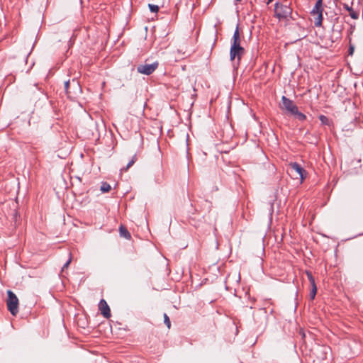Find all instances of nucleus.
Masks as SVG:
<instances>
[{
	"instance_id": "nucleus-7",
	"label": "nucleus",
	"mask_w": 363,
	"mask_h": 363,
	"mask_svg": "<svg viewBox=\"0 0 363 363\" xmlns=\"http://www.w3.org/2000/svg\"><path fill=\"white\" fill-rule=\"evenodd\" d=\"M82 91L79 82L75 79H72L71 88L68 91V97L71 99H74L82 94Z\"/></svg>"
},
{
	"instance_id": "nucleus-13",
	"label": "nucleus",
	"mask_w": 363,
	"mask_h": 363,
	"mask_svg": "<svg viewBox=\"0 0 363 363\" xmlns=\"http://www.w3.org/2000/svg\"><path fill=\"white\" fill-rule=\"evenodd\" d=\"M318 118L323 125H328V126L332 125V124H333L332 120L328 118L327 116H325L324 115H320L318 116Z\"/></svg>"
},
{
	"instance_id": "nucleus-15",
	"label": "nucleus",
	"mask_w": 363,
	"mask_h": 363,
	"mask_svg": "<svg viewBox=\"0 0 363 363\" xmlns=\"http://www.w3.org/2000/svg\"><path fill=\"white\" fill-rule=\"evenodd\" d=\"M111 189V185L108 184L107 182H102L100 190L103 193L108 192Z\"/></svg>"
},
{
	"instance_id": "nucleus-21",
	"label": "nucleus",
	"mask_w": 363,
	"mask_h": 363,
	"mask_svg": "<svg viewBox=\"0 0 363 363\" xmlns=\"http://www.w3.org/2000/svg\"><path fill=\"white\" fill-rule=\"evenodd\" d=\"M164 323L168 328H170L171 322H170L169 316L166 313L164 314Z\"/></svg>"
},
{
	"instance_id": "nucleus-1",
	"label": "nucleus",
	"mask_w": 363,
	"mask_h": 363,
	"mask_svg": "<svg viewBox=\"0 0 363 363\" xmlns=\"http://www.w3.org/2000/svg\"><path fill=\"white\" fill-rule=\"evenodd\" d=\"M280 108L300 121H304L306 119V116L298 111V108L295 103L285 96L281 97V105Z\"/></svg>"
},
{
	"instance_id": "nucleus-10",
	"label": "nucleus",
	"mask_w": 363,
	"mask_h": 363,
	"mask_svg": "<svg viewBox=\"0 0 363 363\" xmlns=\"http://www.w3.org/2000/svg\"><path fill=\"white\" fill-rule=\"evenodd\" d=\"M240 42H241V40H240V36L239 28L238 26L236 27L235 30L233 35L231 47L241 46Z\"/></svg>"
},
{
	"instance_id": "nucleus-25",
	"label": "nucleus",
	"mask_w": 363,
	"mask_h": 363,
	"mask_svg": "<svg viewBox=\"0 0 363 363\" xmlns=\"http://www.w3.org/2000/svg\"><path fill=\"white\" fill-rule=\"evenodd\" d=\"M241 1H242V0H235V1H238V2Z\"/></svg>"
},
{
	"instance_id": "nucleus-19",
	"label": "nucleus",
	"mask_w": 363,
	"mask_h": 363,
	"mask_svg": "<svg viewBox=\"0 0 363 363\" xmlns=\"http://www.w3.org/2000/svg\"><path fill=\"white\" fill-rule=\"evenodd\" d=\"M71 84H72V80H67V81L65 82V92L67 96H68V91L69 90V88H71Z\"/></svg>"
},
{
	"instance_id": "nucleus-18",
	"label": "nucleus",
	"mask_w": 363,
	"mask_h": 363,
	"mask_svg": "<svg viewBox=\"0 0 363 363\" xmlns=\"http://www.w3.org/2000/svg\"><path fill=\"white\" fill-rule=\"evenodd\" d=\"M148 7L152 13H157L159 11V6L157 5L149 4Z\"/></svg>"
},
{
	"instance_id": "nucleus-12",
	"label": "nucleus",
	"mask_w": 363,
	"mask_h": 363,
	"mask_svg": "<svg viewBox=\"0 0 363 363\" xmlns=\"http://www.w3.org/2000/svg\"><path fill=\"white\" fill-rule=\"evenodd\" d=\"M119 233L121 237H123L127 240H130L131 238V235L128 232L127 228L123 225H121L119 227Z\"/></svg>"
},
{
	"instance_id": "nucleus-16",
	"label": "nucleus",
	"mask_w": 363,
	"mask_h": 363,
	"mask_svg": "<svg viewBox=\"0 0 363 363\" xmlns=\"http://www.w3.org/2000/svg\"><path fill=\"white\" fill-rule=\"evenodd\" d=\"M317 292V286L315 285H311V289L310 292V298L311 299L313 300L315 298V296L316 295Z\"/></svg>"
},
{
	"instance_id": "nucleus-4",
	"label": "nucleus",
	"mask_w": 363,
	"mask_h": 363,
	"mask_svg": "<svg viewBox=\"0 0 363 363\" xmlns=\"http://www.w3.org/2000/svg\"><path fill=\"white\" fill-rule=\"evenodd\" d=\"M323 0H318L312 9L311 13L313 15H317L314 24L315 26H320L322 25L323 17Z\"/></svg>"
},
{
	"instance_id": "nucleus-20",
	"label": "nucleus",
	"mask_w": 363,
	"mask_h": 363,
	"mask_svg": "<svg viewBox=\"0 0 363 363\" xmlns=\"http://www.w3.org/2000/svg\"><path fill=\"white\" fill-rule=\"evenodd\" d=\"M71 84H72V80H67V81L65 82V92L67 96H68V91L69 90V88H71Z\"/></svg>"
},
{
	"instance_id": "nucleus-24",
	"label": "nucleus",
	"mask_w": 363,
	"mask_h": 363,
	"mask_svg": "<svg viewBox=\"0 0 363 363\" xmlns=\"http://www.w3.org/2000/svg\"><path fill=\"white\" fill-rule=\"evenodd\" d=\"M272 1H273V0H267V4H270Z\"/></svg>"
},
{
	"instance_id": "nucleus-2",
	"label": "nucleus",
	"mask_w": 363,
	"mask_h": 363,
	"mask_svg": "<svg viewBox=\"0 0 363 363\" xmlns=\"http://www.w3.org/2000/svg\"><path fill=\"white\" fill-rule=\"evenodd\" d=\"M275 17L278 19H284L289 21V19H294L291 16L292 9L286 4H280L277 2L274 6Z\"/></svg>"
},
{
	"instance_id": "nucleus-11",
	"label": "nucleus",
	"mask_w": 363,
	"mask_h": 363,
	"mask_svg": "<svg viewBox=\"0 0 363 363\" xmlns=\"http://www.w3.org/2000/svg\"><path fill=\"white\" fill-rule=\"evenodd\" d=\"M342 6L345 10L350 12V16L352 18L357 19L359 18V13L353 10L352 6H350L345 3H344Z\"/></svg>"
},
{
	"instance_id": "nucleus-8",
	"label": "nucleus",
	"mask_w": 363,
	"mask_h": 363,
	"mask_svg": "<svg viewBox=\"0 0 363 363\" xmlns=\"http://www.w3.org/2000/svg\"><path fill=\"white\" fill-rule=\"evenodd\" d=\"M289 167L291 172H295L297 173L301 182L305 179L307 172L298 163L291 162L289 164Z\"/></svg>"
},
{
	"instance_id": "nucleus-5",
	"label": "nucleus",
	"mask_w": 363,
	"mask_h": 363,
	"mask_svg": "<svg viewBox=\"0 0 363 363\" xmlns=\"http://www.w3.org/2000/svg\"><path fill=\"white\" fill-rule=\"evenodd\" d=\"M159 63L155 62L152 64L140 65L137 67L138 72L145 75H150L157 68Z\"/></svg>"
},
{
	"instance_id": "nucleus-22",
	"label": "nucleus",
	"mask_w": 363,
	"mask_h": 363,
	"mask_svg": "<svg viewBox=\"0 0 363 363\" xmlns=\"http://www.w3.org/2000/svg\"><path fill=\"white\" fill-rule=\"evenodd\" d=\"M72 254L69 252V259L64 264L62 268V270L63 271L65 269H67L69 264L71 263L72 262Z\"/></svg>"
},
{
	"instance_id": "nucleus-6",
	"label": "nucleus",
	"mask_w": 363,
	"mask_h": 363,
	"mask_svg": "<svg viewBox=\"0 0 363 363\" xmlns=\"http://www.w3.org/2000/svg\"><path fill=\"white\" fill-rule=\"evenodd\" d=\"M245 52V49L242 46L230 47V60L231 61H235V59H237V64L239 65L241 57L244 55Z\"/></svg>"
},
{
	"instance_id": "nucleus-14",
	"label": "nucleus",
	"mask_w": 363,
	"mask_h": 363,
	"mask_svg": "<svg viewBox=\"0 0 363 363\" xmlns=\"http://www.w3.org/2000/svg\"><path fill=\"white\" fill-rule=\"evenodd\" d=\"M136 161H137V156H136V155H133L132 159L129 161V162L127 164L126 167L121 168V172H126V171H128V169L130 167H132L135 164V162Z\"/></svg>"
},
{
	"instance_id": "nucleus-9",
	"label": "nucleus",
	"mask_w": 363,
	"mask_h": 363,
	"mask_svg": "<svg viewBox=\"0 0 363 363\" xmlns=\"http://www.w3.org/2000/svg\"><path fill=\"white\" fill-rule=\"evenodd\" d=\"M99 309L104 318H109L111 316L110 308L104 299L99 301Z\"/></svg>"
},
{
	"instance_id": "nucleus-3",
	"label": "nucleus",
	"mask_w": 363,
	"mask_h": 363,
	"mask_svg": "<svg viewBox=\"0 0 363 363\" xmlns=\"http://www.w3.org/2000/svg\"><path fill=\"white\" fill-rule=\"evenodd\" d=\"M8 298L6 299V306L8 311L13 315H16L18 313L19 301L16 295L11 290L7 291Z\"/></svg>"
},
{
	"instance_id": "nucleus-17",
	"label": "nucleus",
	"mask_w": 363,
	"mask_h": 363,
	"mask_svg": "<svg viewBox=\"0 0 363 363\" xmlns=\"http://www.w3.org/2000/svg\"><path fill=\"white\" fill-rule=\"evenodd\" d=\"M306 276L310 281L311 286L315 285L314 277L312 275V273L309 271L306 272Z\"/></svg>"
},
{
	"instance_id": "nucleus-23",
	"label": "nucleus",
	"mask_w": 363,
	"mask_h": 363,
	"mask_svg": "<svg viewBox=\"0 0 363 363\" xmlns=\"http://www.w3.org/2000/svg\"><path fill=\"white\" fill-rule=\"evenodd\" d=\"M353 52H354V47L350 45V48H349V53H350V55H352Z\"/></svg>"
}]
</instances>
